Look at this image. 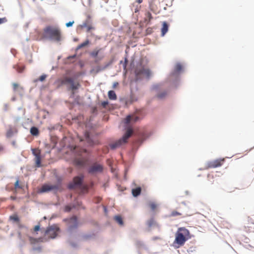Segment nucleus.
<instances>
[{"mask_svg":"<svg viewBox=\"0 0 254 254\" xmlns=\"http://www.w3.org/2000/svg\"><path fill=\"white\" fill-rule=\"evenodd\" d=\"M43 37L58 43L62 39L60 29L57 27L53 26H47L44 28Z\"/></svg>","mask_w":254,"mask_h":254,"instance_id":"f257e3e1","label":"nucleus"},{"mask_svg":"<svg viewBox=\"0 0 254 254\" xmlns=\"http://www.w3.org/2000/svg\"><path fill=\"white\" fill-rule=\"evenodd\" d=\"M190 232L185 227H181L178 229L175 234V239L173 244L177 245V248L182 246L189 238Z\"/></svg>","mask_w":254,"mask_h":254,"instance_id":"f03ea898","label":"nucleus"},{"mask_svg":"<svg viewBox=\"0 0 254 254\" xmlns=\"http://www.w3.org/2000/svg\"><path fill=\"white\" fill-rule=\"evenodd\" d=\"M57 83L59 87L63 85L69 84L70 85V89L72 90V91L78 89L80 86L78 82H74L72 78L68 77L67 76H64L61 78H59L58 80H57Z\"/></svg>","mask_w":254,"mask_h":254,"instance_id":"7ed1b4c3","label":"nucleus"},{"mask_svg":"<svg viewBox=\"0 0 254 254\" xmlns=\"http://www.w3.org/2000/svg\"><path fill=\"white\" fill-rule=\"evenodd\" d=\"M132 132L133 131L131 128L127 129L125 134L123 136V137L122 138L119 139L115 142L110 144L111 148L112 149H115L118 147H119L123 144L126 143L128 138L132 134Z\"/></svg>","mask_w":254,"mask_h":254,"instance_id":"20e7f679","label":"nucleus"},{"mask_svg":"<svg viewBox=\"0 0 254 254\" xmlns=\"http://www.w3.org/2000/svg\"><path fill=\"white\" fill-rule=\"evenodd\" d=\"M104 169L103 165L98 162H95L91 164L88 170L89 174L95 175L103 172Z\"/></svg>","mask_w":254,"mask_h":254,"instance_id":"39448f33","label":"nucleus"},{"mask_svg":"<svg viewBox=\"0 0 254 254\" xmlns=\"http://www.w3.org/2000/svg\"><path fill=\"white\" fill-rule=\"evenodd\" d=\"M60 230L57 225H52L49 227L45 232V235L49 238H55L57 236Z\"/></svg>","mask_w":254,"mask_h":254,"instance_id":"423d86ee","label":"nucleus"},{"mask_svg":"<svg viewBox=\"0 0 254 254\" xmlns=\"http://www.w3.org/2000/svg\"><path fill=\"white\" fill-rule=\"evenodd\" d=\"M32 152L33 155L35 156V162L36 165L37 167L41 166V150L38 148L32 149Z\"/></svg>","mask_w":254,"mask_h":254,"instance_id":"0eeeda50","label":"nucleus"},{"mask_svg":"<svg viewBox=\"0 0 254 254\" xmlns=\"http://www.w3.org/2000/svg\"><path fill=\"white\" fill-rule=\"evenodd\" d=\"M135 73L137 77L141 75H145L149 77L150 75V71L148 68L143 67H137L135 71Z\"/></svg>","mask_w":254,"mask_h":254,"instance_id":"6e6552de","label":"nucleus"},{"mask_svg":"<svg viewBox=\"0 0 254 254\" xmlns=\"http://www.w3.org/2000/svg\"><path fill=\"white\" fill-rule=\"evenodd\" d=\"M58 186L57 185L44 184L39 190L41 193L46 192L53 190H56L58 189Z\"/></svg>","mask_w":254,"mask_h":254,"instance_id":"1a4fd4ad","label":"nucleus"},{"mask_svg":"<svg viewBox=\"0 0 254 254\" xmlns=\"http://www.w3.org/2000/svg\"><path fill=\"white\" fill-rule=\"evenodd\" d=\"M225 161V159H218L215 160H213L208 163L207 168H214L222 166Z\"/></svg>","mask_w":254,"mask_h":254,"instance_id":"9d476101","label":"nucleus"},{"mask_svg":"<svg viewBox=\"0 0 254 254\" xmlns=\"http://www.w3.org/2000/svg\"><path fill=\"white\" fill-rule=\"evenodd\" d=\"M81 29L86 28L87 32H89L91 30H94L95 28L92 26V21L90 16H88L86 20L82 23V24L79 26Z\"/></svg>","mask_w":254,"mask_h":254,"instance_id":"9b49d317","label":"nucleus"},{"mask_svg":"<svg viewBox=\"0 0 254 254\" xmlns=\"http://www.w3.org/2000/svg\"><path fill=\"white\" fill-rule=\"evenodd\" d=\"M84 178V176L81 175L79 176H76L73 179V182L72 184H70L68 186V188L70 189H73L75 186H80L82 184Z\"/></svg>","mask_w":254,"mask_h":254,"instance_id":"f8f14e48","label":"nucleus"},{"mask_svg":"<svg viewBox=\"0 0 254 254\" xmlns=\"http://www.w3.org/2000/svg\"><path fill=\"white\" fill-rule=\"evenodd\" d=\"M78 223L76 216H73L68 220V229L71 231L77 227Z\"/></svg>","mask_w":254,"mask_h":254,"instance_id":"ddd939ff","label":"nucleus"},{"mask_svg":"<svg viewBox=\"0 0 254 254\" xmlns=\"http://www.w3.org/2000/svg\"><path fill=\"white\" fill-rule=\"evenodd\" d=\"M74 164L79 167L85 166L88 162V159L85 157L77 158L74 160Z\"/></svg>","mask_w":254,"mask_h":254,"instance_id":"4468645a","label":"nucleus"},{"mask_svg":"<svg viewBox=\"0 0 254 254\" xmlns=\"http://www.w3.org/2000/svg\"><path fill=\"white\" fill-rule=\"evenodd\" d=\"M85 140L88 143L89 146H93L97 145L99 143V141L98 140H93L90 137L89 133L88 132H86L84 134Z\"/></svg>","mask_w":254,"mask_h":254,"instance_id":"2eb2a0df","label":"nucleus"},{"mask_svg":"<svg viewBox=\"0 0 254 254\" xmlns=\"http://www.w3.org/2000/svg\"><path fill=\"white\" fill-rule=\"evenodd\" d=\"M139 118L134 115H130L127 116L125 120V123L128 124L130 122H136L138 121Z\"/></svg>","mask_w":254,"mask_h":254,"instance_id":"dca6fc26","label":"nucleus"},{"mask_svg":"<svg viewBox=\"0 0 254 254\" xmlns=\"http://www.w3.org/2000/svg\"><path fill=\"white\" fill-rule=\"evenodd\" d=\"M16 132L17 131L15 128L9 127L6 131V137L9 138L11 137L13 135V134Z\"/></svg>","mask_w":254,"mask_h":254,"instance_id":"f3484780","label":"nucleus"},{"mask_svg":"<svg viewBox=\"0 0 254 254\" xmlns=\"http://www.w3.org/2000/svg\"><path fill=\"white\" fill-rule=\"evenodd\" d=\"M13 89L14 92H18L20 93L23 91V88L16 83H12Z\"/></svg>","mask_w":254,"mask_h":254,"instance_id":"a211bd4d","label":"nucleus"},{"mask_svg":"<svg viewBox=\"0 0 254 254\" xmlns=\"http://www.w3.org/2000/svg\"><path fill=\"white\" fill-rule=\"evenodd\" d=\"M182 68H183V67H182V65H181V64H176V65L175 66V68H174V71H173L172 74L173 75H175V74L180 73L181 71V70H182Z\"/></svg>","mask_w":254,"mask_h":254,"instance_id":"6ab92c4d","label":"nucleus"},{"mask_svg":"<svg viewBox=\"0 0 254 254\" xmlns=\"http://www.w3.org/2000/svg\"><path fill=\"white\" fill-rule=\"evenodd\" d=\"M168 30V25L166 22H163L162 24V27L161 28V35L164 36L165 34L167 32Z\"/></svg>","mask_w":254,"mask_h":254,"instance_id":"aec40b11","label":"nucleus"},{"mask_svg":"<svg viewBox=\"0 0 254 254\" xmlns=\"http://www.w3.org/2000/svg\"><path fill=\"white\" fill-rule=\"evenodd\" d=\"M248 223L247 226H245V229L246 232H250V228L251 227V225H254V222H253L252 218L250 217H248Z\"/></svg>","mask_w":254,"mask_h":254,"instance_id":"412c9836","label":"nucleus"},{"mask_svg":"<svg viewBox=\"0 0 254 254\" xmlns=\"http://www.w3.org/2000/svg\"><path fill=\"white\" fill-rule=\"evenodd\" d=\"M145 15L144 21L149 24L153 18L152 14L150 12L147 11L145 13Z\"/></svg>","mask_w":254,"mask_h":254,"instance_id":"4be33fe9","label":"nucleus"},{"mask_svg":"<svg viewBox=\"0 0 254 254\" xmlns=\"http://www.w3.org/2000/svg\"><path fill=\"white\" fill-rule=\"evenodd\" d=\"M141 191V188L137 187L135 189H132L131 191H132V194L133 196L134 197H136L140 194Z\"/></svg>","mask_w":254,"mask_h":254,"instance_id":"5701e85b","label":"nucleus"},{"mask_svg":"<svg viewBox=\"0 0 254 254\" xmlns=\"http://www.w3.org/2000/svg\"><path fill=\"white\" fill-rule=\"evenodd\" d=\"M30 133L33 135L37 136L39 134V131L37 127H33L30 128Z\"/></svg>","mask_w":254,"mask_h":254,"instance_id":"b1692460","label":"nucleus"},{"mask_svg":"<svg viewBox=\"0 0 254 254\" xmlns=\"http://www.w3.org/2000/svg\"><path fill=\"white\" fill-rule=\"evenodd\" d=\"M9 220L12 221L13 223H15L16 224L18 222L19 220H20L17 214H13L10 216Z\"/></svg>","mask_w":254,"mask_h":254,"instance_id":"393cba45","label":"nucleus"},{"mask_svg":"<svg viewBox=\"0 0 254 254\" xmlns=\"http://www.w3.org/2000/svg\"><path fill=\"white\" fill-rule=\"evenodd\" d=\"M108 97L110 100L117 99V95L115 92L113 90H110L108 92Z\"/></svg>","mask_w":254,"mask_h":254,"instance_id":"a878e982","label":"nucleus"},{"mask_svg":"<svg viewBox=\"0 0 254 254\" xmlns=\"http://www.w3.org/2000/svg\"><path fill=\"white\" fill-rule=\"evenodd\" d=\"M115 220L120 225H123L124 224L122 218L120 215H117L114 217Z\"/></svg>","mask_w":254,"mask_h":254,"instance_id":"bb28decb","label":"nucleus"},{"mask_svg":"<svg viewBox=\"0 0 254 254\" xmlns=\"http://www.w3.org/2000/svg\"><path fill=\"white\" fill-rule=\"evenodd\" d=\"M148 205H149V207L150 208V209L153 211L155 210L157 208V204L156 203H155L154 202H150L148 203Z\"/></svg>","mask_w":254,"mask_h":254,"instance_id":"cd10ccee","label":"nucleus"},{"mask_svg":"<svg viewBox=\"0 0 254 254\" xmlns=\"http://www.w3.org/2000/svg\"><path fill=\"white\" fill-rule=\"evenodd\" d=\"M89 43V41L88 40H86L85 41H84L83 43H81V44L79 45L77 47V49H80L83 47H84L88 45Z\"/></svg>","mask_w":254,"mask_h":254,"instance_id":"c85d7f7f","label":"nucleus"},{"mask_svg":"<svg viewBox=\"0 0 254 254\" xmlns=\"http://www.w3.org/2000/svg\"><path fill=\"white\" fill-rule=\"evenodd\" d=\"M13 67L16 70V71L19 72V73H21L22 72L24 69V68L25 67L24 66H18V65H14L13 66Z\"/></svg>","mask_w":254,"mask_h":254,"instance_id":"c756f323","label":"nucleus"},{"mask_svg":"<svg viewBox=\"0 0 254 254\" xmlns=\"http://www.w3.org/2000/svg\"><path fill=\"white\" fill-rule=\"evenodd\" d=\"M99 52V50H94L90 53V55L92 57L95 58L98 56Z\"/></svg>","mask_w":254,"mask_h":254,"instance_id":"7c9ffc66","label":"nucleus"},{"mask_svg":"<svg viewBox=\"0 0 254 254\" xmlns=\"http://www.w3.org/2000/svg\"><path fill=\"white\" fill-rule=\"evenodd\" d=\"M181 215V213H180L177 211L173 210V211H172V212L170 214V216H172V217H175V216H177Z\"/></svg>","mask_w":254,"mask_h":254,"instance_id":"2f4dec72","label":"nucleus"},{"mask_svg":"<svg viewBox=\"0 0 254 254\" xmlns=\"http://www.w3.org/2000/svg\"><path fill=\"white\" fill-rule=\"evenodd\" d=\"M29 241L31 244H34L39 242V240L38 239L33 238L31 237H29Z\"/></svg>","mask_w":254,"mask_h":254,"instance_id":"473e14b6","label":"nucleus"},{"mask_svg":"<svg viewBox=\"0 0 254 254\" xmlns=\"http://www.w3.org/2000/svg\"><path fill=\"white\" fill-rule=\"evenodd\" d=\"M14 188L16 190L17 189H22V187L19 184V181L17 180L14 184Z\"/></svg>","mask_w":254,"mask_h":254,"instance_id":"72a5a7b5","label":"nucleus"},{"mask_svg":"<svg viewBox=\"0 0 254 254\" xmlns=\"http://www.w3.org/2000/svg\"><path fill=\"white\" fill-rule=\"evenodd\" d=\"M16 225H17V227L20 229L23 228L25 227L24 225L22 224L20 220H19V222L16 223Z\"/></svg>","mask_w":254,"mask_h":254,"instance_id":"f704fd0d","label":"nucleus"},{"mask_svg":"<svg viewBox=\"0 0 254 254\" xmlns=\"http://www.w3.org/2000/svg\"><path fill=\"white\" fill-rule=\"evenodd\" d=\"M47 77V75L46 74H43L41 76H40L39 78V80L41 81H43L45 80L46 78Z\"/></svg>","mask_w":254,"mask_h":254,"instance_id":"c9c22d12","label":"nucleus"},{"mask_svg":"<svg viewBox=\"0 0 254 254\" xmlns=\"http://www.w3.org/2000/svg\"><path fill=\"white\" fill-rule=\"evenodd\" d=\"M74 23V21H69V22L66 23L65 25L67 27H69L72 26V25H73V24Z\"/></svg>","mask_w":254,"mask_h":254,"instance_id":"e433bc0d","label":"nucleus"},{"mask_svg":"<svg viewBox=\"0 0 254 254\" xmlns=\"http://www.w3.org/2000/svg\"><path fill=\"white\" fill-rule=\"evenodd\" d=\"M146 31L147 34H151L153 31V29L151 27H149L147 28Z\"/></svg>","mask_w":254,"mask_h":254,"instance_id":"4c0bfd02","label":"nucleus"},{"mask_svg":"<svg viewBox=\"0 0 254 254\" xmlns=\"http://www.w3.org/2000/svg\"><path fill=\"white\" fill-rule=\"evenodd\" d=\"M7 21V19L5 17L0 18V24L5 23Z\"/></svg>","mask_w":254,"mask_h":254,"instance_id":"58836bf2","label":"nucleus"},{"mask_svg":"<svg viewBox=\"0 0 254 254\" xmlns=\"http://www.w3.org/2000/svg\"><path fill=\"white\" fill-rule=\"evenodd\" d=\"M87 150L85 149H80L79 152L78 153V155H80L81 153L83 152H86Z\"/></svg>","mask_w":254,"mask_h":254,"instance_id":"ea45409f","label":"nucleus"},{"mask_svg":"<svg viewBox=\"0 0 254 254\" xmlns=\"http://www.w3.org/2000/svg\"><path fill=\"white\" fill-rule=\"evenodd\" d=\"M39 230H40V225H36L34 227V231L35 232H37V231H39Z\"/></svg>","mask_w":254,"mask_h":254,"instance_id":"a19ab883","label":"nucleus"},{"mask_svg":"<svg viewBox=\"0 0 254 254\" xmlns=\"http://www.w3.org/2000/svg\"><path fill=\"white\" fill-rule=\"evenodd\" d=\"M108 104V102L107 101H104L102 103V105L104 107H106V106Z\"/></svg>","mask_w":254,"mask_h":254,"instance_id":"79ce46f5","label":"nucleus"},{"mask_svg":"<svg viewBox=\"0 0 254 254\" xmlns=\"http://www.w3.org/2000/svg\"><path fill=\"white\" fill-rule=\"evenodd\" d=\"M71 210V208L69 206H66L65 207V211L68 212Z\"/></svg>","mask_w":254,"mask_h":254,"instance_id":"37998d69","label":"nucleus"},{"mask_svg":"<svg viewBox=\"0 0 254 254\" xmlns=\"http://www.w3.org/2000/svg\"><path fill=\"white\" fill-rule=\"evenodd\" d=\"M153 223V219L150 220L148 222V225H149V226L150 227L152 225Z\"/></svg>","mask_w":254,"mask_h":254,"instance_id":"c03bdc74","label":"nucleus"},{"mask_svg":"<svg viewBox=\"0 0 254 254\" xmlns=\"http://www.w3.org/2000/svg\"><path fill=\"white\" fill-rule=\"evenodd\" d=\"M3 150V147L1 143H0V151H1Z\"/></svg>","mask_w":254,"mask_h":254,"instance_id":"a18cd8bd","label":"nucleus"},{"mask_svg":"<svg viewBox=\"0 0 254 254\" xmlns=\"http://www.w3.org/2000/svg\"><path fill=\"white\" fill-rule=\"evenodd\" d=\"M118 85V82H115L113 84V88H115Z\"/></svg>","mask_w":254,"mask_h":254,"instance_id":"49530a36","label":"nucleus"},{"mask_svg":"<svg viewBox=\"0 0 254 254\" xmlns=\"http://www.w3.org/2000/svg\"><path fill=\"white\" fill-rule=\"evenodd\" d=\"M88 237L87 236H83V239L84 240H87V238H88Z\"/></svg>","mask_w":254,"mask_h":254,"instance_id":"de8ad7c7","label":"nucleus"},{"mask_svg":"<svg viewBox=\"0 0 254 254\" xmlns=\"http://www.w3.org/2000/svg\"><path fill=\"white\" fill-rule=\"evenodd\" d=\"M164 96H165V95H162V94H160V95H158V97H159V98H163Z\"/></svg>","mask_w":254,"mask_h":254,"instance_id":"09e8293b","label":"nucleus"},{"mask_svg":"<svg viewBox=\"0 0 254 254\" xmlns=\"http://www.w3.org/2000/svg\"><path fill=\"white\" fill-rule=\"evenodd\" d=\"M143 0H137V2L138 3H140L142 2Z\"/></svg>","mask_w":254,"mask_h":254,"instance_id":"8fccbe9b","label":"nucleus"},{"mask_svg":"<svg viewBox=\"0 0 254 254\" xmlns=\"http://www.w3.org/2000/svg\"><path fill=\"white\" fill-rule=\"evenodd\" d=\"M18 235H19V236L20 237H21V234L19 233L18 234Z\"/></svg>","mask_w":254,"mask_h":254,"instance_id":"3c124183","label":"nucleus"},{"mask_svg":"<svg viewBox=\"0 0 254 254\" xmlns=\"http://www.w3.org/2000/svg\"><path fill=\"white\" fill-rule=\"evenodd\" d=\"M100 70V69H98L97 70V72L99 71Z\"/></svg>","mask_w":254,"mask_h":254,"instance_id":"603ef678","label":"nucleus"}]
</instances>
